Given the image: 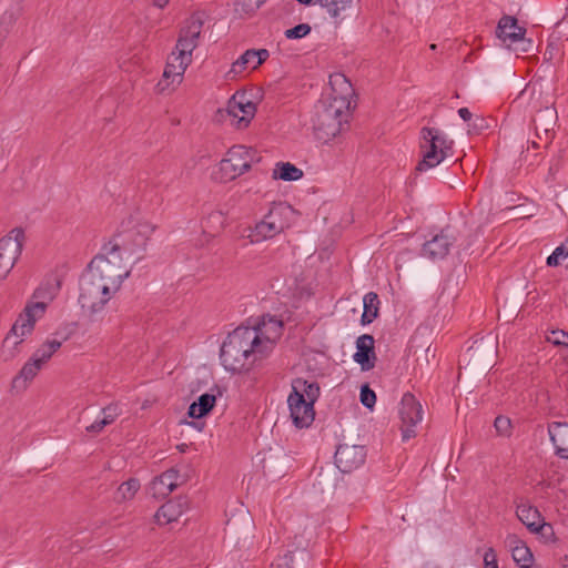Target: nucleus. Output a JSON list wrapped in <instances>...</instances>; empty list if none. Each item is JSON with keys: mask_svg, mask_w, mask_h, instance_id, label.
I'll use <instances>...</instances> for the list:
<instances>
[{"mask_svg": "<svg viewBox=\"0 0 568 568\" xmlns=\"http://www.w3.org/2000/svg\"><path fill=\"white\" fill-rule=\"evenodd\" d=\"M353 93L352 83L344 74L329 77V92L316 103L313 116V132L317 141L328 143L347 128Z\"/></svg>", "mask_w": 568, "mask_h": 568, "instance_id": "obj_1", "label": "nucleus"}, {"mask_svg": "<svg viewBox=\"0 0 568 568\" xmlns=\"http://www.w3.org/2000/svg\"><path fill=\"white\" fill-rule=\"evenodd\" d=\"M203 21L192 16L180 29L175 50L169 55L163 71V79L158 83L159 91L166 90L170 84H180L183 74L192 62V53L199 45Z\"/></svg>", "mask_w": 568, "mask_h": 568, "instance_id": "obj_2", "label": "nucleus"}, {"mask_svg": "<svg viewBox=\"0 0 568 568\" xmlns=\"http://www.w3.org/2000/svg\"><path fill=\"white\" fill-rule=\"evenodd\" d=\"M97 277L104 280L112 288L120 290L122 282L130 275V268L122 262L120 245L113 244L105 254L95 256L87 268Z\"/></svg>", "mask_w": 568, "mask_h": 568, "instance_id": "obj_3", "label": "nucleus"}, {"mask_svg": "<svg viewBox=\"0 0 568 568\" xmlns=\"http://www.w3.org/2000/svg\"><path fill=\"white\" fill-rule=\"evenodd\" d=\"M119 290L112 288L104 280L85 271L80 280L79 303L90 315L101 312L113 294Z\"/></svg>", "mask_w": 568, "mask_h": 568, "instance_id": "obj_4", "label": "nucleus"}, {"mask_svg": "<svg viewBox=\"0 0 568 568\" xmlns=\"http://www.w3.org/2000/svg\"><path fill=\"white\" fill-rule=\"evenodd\" d=\"M257 151L242 144L233 145L220 161L219 168L223 182L234 181L251 170L253 163L260 162Z\"/></svg>", "mask_w": 568, "mask_h": 568, "instance_id": "obj_5", "label": "nucleus"}, {"mask_svg": "<svg viewBox=\"0 0 568 568\" xmlns=\"http://www.w3.org/2000/svg\"><path fill=\"white\" fill-rule=\"evenodd\" d=\"M420 133L423 139L420 148L424 154L416 170L422 172L438 165L446 158L452 142L434 128H423Z\"/></svg>", "mask_w": 568, "mask_h": 568, "instance_id": "obj_6", "label": "nucleus"}, {"mask_svg": "<svg viewBox=\"0 0 568 568\" xmlns=\"http://www.w3.org/2000/svg\"><path fill=\"white\" fill-rule=\"evenodd\" d=\"M61 283L62 281L59 275H48L32 295L36 302L28 303L20 316L27 317L31 323L36 324V322L44 315L49 303L58 295Z\"/></svg>", "mask_w": 568, "mask_h": 568, "instance_id": "obj_7", "label": "nucleus"}, {"mask_svg": "<svg viewBox=\"0 0 568 568\" xmlns=\"http://www.w3.org/2000/svg\"><path fill=\"white\" fill-rule=\"evenodd\" d=\"M155 231V225L148 221H139L133 227L125 231L122 235L120 251L122 250L128 257L138 262L143 258L148 242Z\"/></svg>", "mask_w": 568, "mask_h": 568, "instance_id": "obj_8", "label": "nucleus"}, {"mask_svg": "<svg viewBox=\"0 0 568 568\" xmlns=\"http://www.w3.org/2000/svg\"><path fill=\"white\" fill-rule=\"evenodd\" d=\"M33 328L34 324L31 323L29 318L19 315L10 332L3 339L2 347L0 349V358L3 362H10L16 358L21 352V344L24 337L31 334Z\"/></svg>", "mask_w": 568, "mask_h": 568, "instance_id": "obj_9", "label": "nucleus"}, {"mask_svg": "<svg viewBox=\"0 0 568 568\" xmlns=\"http://www.w3.org/2000/svg\"><path fill=\"white\" fill-rule=\"evenodd\" d=\"M23 237V231L14 229L9 235L0 240V283L8 276L18 261L22 252Z\"/></svg>", "mask_w": 568, "mask_h": 568, "instance_id": "obj_10", "label": "nucleus"}, {"mask_svg": "<svg viewBox=\"0 0 568 568\" xmlns=\"http://www.w3.org/2000/svg\"><path fill=\"white\" fill-rule=\"evenodd\" d=\"M399 416L402 420L403 439L408 440L416 436L415 426L423 419V408L420 403L410 393H405L402 397Z\"/></svg>", "mask_w": 568, "mask_h": 568, "instance_id": "obj_11", "label": "nucleus"}, {"mask_svg": "<svg viewBox=\"0 0 568 568\" xmlns=\"http://www.w3.org/2000/svg\"><path fill=\"white\" fill-rule=\"evenodd\" d=\"M236 346L242 348L248 362L254 365L257 361L266 358L268 355L264 352L258 335L251 327L239 326L230 333Z\"/></svg>", "mask_w": 568, "mask_h": 568, "instance_id": "obj_12", "label": "nucleus"}, {"mask_svg": "<svg viewBox=\"0 0 568 568\" xmlns=\"http://www.w3.org/2000/svg\"><path fill=\"white\" fill-rule=\"evenodd\" d=\"M220 357L225 369L233 373H240L252 366L244 351L236 346L230 334L222 344Z\"/></svg>", "mask_w": 568, "mask_h": 568, "instance_id": "obj_13", "label": "nucleus"}, {"mask_svg": "<svg viewBox=\"0 0 568 568\" xmlns=\"http://www.w3.org/2000/svg\"><path fill=\"white\" fill-rule=\"evenodd\" d=\"M287 404L292 422L297 428H307L312 425L315 410L311 402H305V397L300 393H291L287 397Z\"/></svg>", "mask_w": 568, "mask_h": 568, "instance_id": "obj_14", "label": "nucleus"}, {"mask_svg": "<svg viewBox=\"0 0 568 568\" xmlns=\"http://www.w3.org/2000/svg\"><path fill=\"white\" fill-rule=\"evenodd\" d=\"M256 331L263 351L270 355L282 335L283 323L274 316L263 317L256 325L251 327Z\"/></svg>", "mask_w": 568, "mask_h": 568, "instance_id": "obj_15", "label": "nucleus"}, {"mask_svg": "<svg viewBox=\"0 0 568 568\" xmlns=\"http://www.w3.org/2000/svg\"><path fill=\"white\" fill-rule=\"evenodd\" d=\"M365 447L361 445L342 444L335 452V464L343 473H349L364 464Z\"/></svg>", "mask_w": 568, "mask_h": 568, "instance_id": "obj_16", "label": "nucleus"}, {"mask_svg": "<svg viewBox=\"0 0 568 568\" xmlns=\"http://www.w3.org/2000/svg\"><path fill=\"white\" fill-rule=\"evenodd\" d=\"M268 55L270 53L266 49L246 50L236 61L232 63L230 71L226 73L227 79H235L247 68L255 70L268 58Z\"/></svg>", "mask_w": 568, "mask_h": 568, "instance_id": "obj_17", "label": "nucleus"}, {"mask_svg": "<svg viewBox=\"0 0 568 568\" xmlns=\"http://www.w3.org/2000/svg\"><path fill=\"white\" fill-rule=\"evenodd\" d=\"M354 361L361 365L362 371H369L375 367V339L369 334H363L356 339V353Z\"/></svg>", "mask_w": 568, "mask_h": 568, "instance_id": "obj_18", "label": "nucleus"}, {"mask_svg": "<svg viewBox=\"0 0 568 568\" xmlns=\"http://www.w3.org/2000/svg\"><path fill=\"white\" fill-rule=\"evenodd\" d=\"M229 114L237 119V128H246L254 118L256 106L253 102L245 100V95H233L227 105Z\"/></svg>", "mask_w": 568, "mask_h": 568, "instance_id": "obj_19", "label": "nucleus"}, {"mask_svg": "<svg viewBox=\"0 0 568 568\" xmlns=\"http://www.w3.org/2000/svg\"><path fill=\"white\" fill-rule=\"evenodd\" d=\"M526 29L518 26L515 17L504 16L498 21L496 36L508 45L525 40Z\"/></svg>", "mask_w": 568, "mask_h": 568, "instance_id": "obj_20", "label": "nucleus"}, {"mask_svg": "<svg viewBox=\"0 0 568 568\" xmlns=\"http://www.w3.org/2000/svg\"><path fill=\"white\" fill-rule=\"evenodd\" d=\"M517 518L529 529L531 532H536L539 529L549 530V534H554L552 526L548 523L542 521L541 515L537 508L531 505L520 504L516 510Z\"/></svg>", "mask_w": 568, "mask_h": 568, "instance_id": "obj_21", "label": "nucleus"}, {"mask_svg": "<svg viewBox=\"0 0 568 568\" xmlns=\"http://www.w3.org/2000/svg\"><path fill=\"white\" fill-rule=\"evenodd\" d=\"M187 499L185 497H178L163 504L155 514V520L159 525H168L179 519V517L186 510Z\"/></svg>", "mask_w": 568, "mask_h": 568, "instance_id": "obj_22", "label": "nucleus"}, {"mask_svg": "<svg viewBox=\"0 0 568 568\" xmlns=\"http://www.w3.org/2000/svg\"><path fill=\"white\" fill-rule=\"evenodd\" d=\"M548 434L558 457L568 459V423L552 422L548 425Z\"/></svg>", "mask_w": 568, "mask_h": 568, "instance_id": "obj_23", "label": "nucleus"}, {"mask_svg": "<svg viewBox=\"0 0 568 568\" xmlns=\"http://www.w3.org/2000/svg\"><path fill=\"white\" fill-rule=\"evenodd\" d=\"M505 542L510 549L513 559L519 568H531L534 564V555L530 548L523 540H520L516 535H508Z\"/></svg>", "mask_w": 568, "mask_h": 568, "instance_id": "obj_24", "label": "nucleus"}, {"mask_svg": "<svg viewBox=\"0 0 568 568\" xmlns=\"http://www.w3.org/2000/svg\"><path fill=\"white\" fill-rule=\"evenodd\" d=\"M453 244V241L445 232L435 235L430 241H427L422 250L424 256L435 261L444 258Z\"/></svg>", "mask_w": 568, "mask_h": 568, "instance_id": "obj_25", "label": "nucleus"}, {"mask_svg": "<svg viewBox=\"0 0 568 568\" xmlns=\"http://www.w3.org/2000/svg\"><path fill=\"white\" fill-rule=\"evenodd\" d=\"M181 478L179 470L175 468L168 469L152 481L153 495L156 497H165L171 494L180 484Z\"/></svg>", "mask_w": 568, "mask_h": 568, "instance_id": "obj_26", "label": "nucleus"}, {"mask_svg": "<svg viewBox=\"0 0 568 568\" xmlns=\"http://www.w3.org/2000/svg\"><path fill=\"white\" fill-rule=\"evenodd\" d=\"M497 354V339L491 336L483 337L480 341H476L468 349L467 355L469 358L478 359L484 356L489 364L494 356Z\"/></svg>", "mask_w": 568, "mask_h": 568, "instance_id": "obj_27", "label": "nucleus"}, {"mask_svg": "<svg viewBox=\"0 0 568 568\" xmlns=\"http://www.w3.org/2000/svg\"><path fill=\"white\" fill-rule=\"evenodd\" d=\"M42 367L43 365L39 363V359L31 356L29 361L24 363L18 375L13 377L12 387L24 390Z\"/></svg>", "mask_w": 568, "mask_h": 568, "instance_id": "obj_28", "label": "nucleus"}, {"mask_svg": "<svg viewBox=\"0 0 568 568\" xmlns=\"http://www.w3.org/2000/svg\"><path fill=\"white\" fill-rule=\"evenodd\" d=\"M293 215L292 206L283 202L274 203L266 214L268 220L278 226L280 233L290 227Z\"/></svg>", "mask_w": 568, "mask_h": 568, "instance_id": "obj_29", "label": "nucleus"}, {"mask_svg": "<svg viewBox=\"0 0 568 568\" xmlns=\"http://www.w3.org/2000/svg\"><path fill=\"white\" fill-rule=\"evenodd\" d=\"M277 234H280L278 226L274 225L265 214L264 217L255 224L247 236L252 243H258L273 239Z\"/></svg>", "mask_w": 568, "mask_h": 568, "instance_id": "obj_30", "label": "nucleus"}, {"mask_svg": "<svg viewBox=\"0 0 568 568\" xmlns=\"http://www.w3.org/2000/svg\"><path fill=\"white\" fill-rule=\"evenodd\" d=\"M291 393H300V395L305 397V402H311L314 406V403L320 396V386L315 382L308 383L303 378H295L292 382Z\"/></svg>", "mask_w": 568, "mask_h": 568, "instance_id": "obj_31", "label": "nucleus"}, {"mask_svg": "<svg viewBox=\"0 0 568 568\" xmlns=\"http://www.w3.org/2000/svg\"><path fill=\"white\" fill-rule=\"evenodd\" d=\"M216 398L214 395L205 393L202 394L197 400L193 402L187 410V415L191 418H201L209 414L214 407Z\"/></svg>", "mask_w": 568, "mask_h": 568, "instance_id": "obj_32", "label": "nucleus"}, {"mask_svg": "<svg viewBox=\"0 0 568 568\" xmlns=\"http://www.w3.org/2000/svg\"><path fill=\"white\" fill-rule=\"evenodd\" d=\"M272 178L274 180L297 181L303 178V171L290 162H280L275 165Z\"/></svg>", "mask_w": 568, "mask_h": 568, "instance_id": "obj_33", "label": "nucleus"}, {"mask_svg": "<svg viewBox=\"0 0 568 568\" xmlns=\"http://www.w3.org/2000/svg\"><path fill=\"white\" fill-rule=\"evenodd\" d=\"M63 341L57 338L45 339L39 348L32 354L33 358H38L43 366L51 359L53 354L61 347Z\"/></svg>", "mask_w": 568, "mask_h": 568, "instance_id": "obj_34", "label": "nucleus"}, {"mask_svg": "<svg viewBox=\"0 0 568 568\" xmlns=\"http://www.w3.org/2000/svg\"><path fill=\"white\" fill-rule=\"evenodd\" d=\"M364 312L362 324H371L378 315L379 300L376 293L369 292L364 296Z\"/></svg>", "mask_w": 568, "mask_h": 568, "instance_id": "obj_35", "label": "nucleus"}, {"mask_svg": "<svg viewBox=\"0 0 568 568\" xmlns=\"http://www.w3.org/2000/svg\"><path fill=\"white\" fill-rule=\"evenodd\" d=\"M140 489V481L136 478H130L122 483L114 495V499L118 503L131 500L138 490Z\"/></svg>", "mask_w": 568, "mask_h": 568, "instance_id": "obj_36", "label": "nucleus"}, {"mask_svg": "<svg viewBox=\"0 0 568 568\" xmlns=\"http://www.w3.org/2000/svg\"><path fill=\"white\" fill-rule=\"evenodd\" d=\"M225 225V216L221 211H212L203 221V227L212 235L221 232Z\"/></svg>", "mask_w": 568, "mask_h": 568, "instance_id": "obj_37", "label": "nucleus"}, {"mask_svg": "<svg viewBox=\"0 0 568 568\" xmlns=\"http://www.w3.org/2000/svg\"><path fill=\"white\" fill-rule=\"evenodd\" d=\"M353 1L354 0H318L320 4L335 19L339 18L341 13L349 8Z\"/></svg>", "mask_w": 568, "mask_h": 568, "instance_id": "obj_38", "label": "nucleus"}, {"mask_svg": "<svg viewBox=\"0 0 568 568\" xmlns=\"http://www.w3.org/2000/svg\"><path fill=\"white\" fill-rule=\"evenodd\" d=\"M284 559L287 568H306L305 564L308 559V554L305 549H297L286 554Z\"/></svg>", "mask_w": 568, "mask_h": 568, "instance_id": "obj_39", "label": "nucleus"}, {"mask_svg": "<svg viewBox=\"0 0 568 568\" xmlns=\"http://www.w3.org/2000/svg\"><path fill=\"white\" fill-rule=\"evenodd\" d=\"M568 257V241L560 246L556 247L555 251L547 257L548 266H558L560 258Z\"/></svg>", "mask_w": 568, "mask_h": 568, "instance_id": "obj_40", "label": "nucleus"}, {"mask_svg": "<svg viewBox=\"0 0 568 568\" xmlns=\"http://www.w3.org/2000/svg\"><path fill=\"white\" fill-rule=\"evenodd\" d=\"M312 28L308 23H300L295 26L294 28L285 30L284 34L286 39H302L310 34Z\"/></svg>", "mask_w": 568, "mask_h": 568, "instance_id": "obj_41", "label": "nucleus"}, {"mask_svg": "<svg viewBox=\"0 0 568 568\" xmlns=\"http://www.w3.org/2000/svg\"><path fill=\"white\" fill-rule=\"evenodd\" d=\"M361 403L372 409L376 403V395L373 389L369 388L367 384L361 387Z\"/></svg>", "mask_w": 568, "mask_h": 568, "instance_id": "obj_42", "label": "nucleus"}, {"mask_svg": "<svg viewBox=\"0 0 568 568\" xmlns=\"http://www.w3.org/2000/svg\"><path fill=\"white\" fill-rule=\"evenodd\" d=\"M547 341L557 346H568V333L561 329L551 331L547 335Z\"/></svg>", "mask_w": 568, "mask_h": 568, "instance_id": "obj_43", "label": "nucleus"}, {"mask_svg": "<svg viewBox=\"0 0 568 568\" xmlns=\"http://www.w3.org/2000/svg\"><path fill=\"white\" fill-rule=\"evenodd\" d=\"M262 3L263 0H236L235 6L237 11L251 13L258 9Z\"/></svg>", "mask_w": 568, "mask_h": 568, "instance_id": "obj_44", "label": "nucleus"}, {"mask_svg": "<svg viewBox=\"0 0 568 568\" xmlns=\"http://www.w3.org/2000/svg\"><path fill=\"white\" fill-rule=\"evenodd\" d=\"M494 426L499 435L508 436L511 428V422L508 417L497 416Z\"/></svg>", "mask_w": 568, "mask_h": 568, "instance_id": "obj_45", "label": "nucleus"}, {"mask_svg": "<svg viewBox=\"0 0 568 568\" xmlns=\"http://www.w3.org/2000/svg\"><path fill=\"white\" fill-rule=\"evenodd\" d=\"M102 414L104 423L106 422L108 425H111L121 414V410L119 409L118 404H110L102 409Z\"/></svg>", "mask_w": 568, "mask_h": 568, "instance_id": "obj_46", "label": "nucleus"}, {"mask_svg": "<svg viewBox=\"0 0 568 568\" xmlns=\"http://www.w3.org/2000/svg\"><path fill=\"white\" fill-rule=\"evenodd\" d=\"M108 426L106 422L101 418L100 420H95L91 425L87 426V432L89 433H100L102 429Z\"/></svg>", "mask_w": 568, "mask_h": 568, "instance_id": "obj_47", "label": "nucleus"}, {"mask_svg": "<svg viewBox=\"0 0 568 568\" xmlns=\"http://www.w3.org/2000/svg\"><path fill=\"white\" fill-rule=\"evenodd\" d=\"M16 21V16L11 11H6L3 16L1 17V24H9L11 26Z\"/></svg>", "mask_w": 568, "mask_h": 568, "instance_id": "obj_48", "label": "nucleus"}, {"mask_svg": "<svg viewBox=\"0 0 568 568\" xmlns=\"http://www.w3.org/2000/svg\"><path fill=\"white\" fill-rule=\"evenodd\" d=\"M458 114L466 122L469 121L473 116L471 112L467 108H460L458 110Z\"/></svg>", "mask_w": 568, "mask_h": 568, "instance_id": "obj_49", "label": "nucleus"}, {"mask_svg": "<svg viewBox=\"0 0 568 568\" xmlns=\"http://www.w3.org/2000/svg\"><path fill=\"white\" fill-rule=\"evenodd\" d=\"M485 567L486 568H498L497 561L495 558L491 560L488 559V554L485 555Z\"/></svg>", "mask_w": 568, "mask_h": 568, "instance_id": "obj_50", "label": "nucleus"}, {"mask_svg": "<svg viewBox=\"0 0 568 568\" xmlns=\"http://www.w3.org/2000/svg\"><path fill=\"white\" fill-rule=\"evenodd\" d=\"M535 534H540L544 538L549 539L554 536L549 534V530L539 529Z\"/></svg>", "mask_w": 568, "mask_h": 568, "instance_id": "obj_51", "label": "nucleus"}, {"mask_svg": "<svg viewBox=\"0 0 568 568\" xmlns=\"http://www.w3.org/2000/svg\"><path fill=\"white\" fill-rule=\"evenodd\" d=\"M169 0H154V4L158 7V8H164L166 4H168Z\"/></svg>", "mask_w": 568, "mask_h": 568, "instance_id": "obj_52", "label": "nucleus"}, {"mask_svg": "<svg viewBox=\"0 0 568 568\" xmlns=\"http://www.w3.org/2000/svg\"><path fill=\"white\" fill-rule=\"evenodd\" d=\"M534 122H536V120H535ZM535 130H536V135H537V138L541 140V135H540V133H539V126H538V124H537V123H535Z\"/></svg>", "mask_w": 568, "mask_h": 568, "instance_id": "obj_53", "label": "nucleus"}, {"mask_svg": "<svg viewBox=\"0 0 568 568\" xmlns=\"http://www.w3.org/2000/svg\"><path fill=\"white\" fill-rule=\"evenodd\" d=\"M544 133H545V135H546V140H547V142H548V141H549V138H550V136H549V129H548V128H544Z\"/></svg>", "mask_w": 568, "mask_h": 568, "instance_id": "obj_54", "label": "nucleus"}, {"mask_svg": "<svg viewBox=\"0 0 568 568\" xmlns=\"http://www.w3.org/2000/svg\"><path fill=\"white\" fill-rule=\"evenodd\" d=\"M297 1L301 3H304V4H311L313 2V0H297Z\"/></svg>", "mask_w": 568, "mask_h": 568, "instance_id": "obj_55", "label": "nucleus"}, {"mask_svg": "<svg viewBox=\"0 0 568 568\" xmlns=\"http://www.w3.org/2000/svg\"><path fill=\"white\" fill-rule=\"evenodd\" d=\"M429 49H430V50H436V49H437V45H436L435 43H433V44H430V45H429Z\"/></svg>", "mask_w": 568, "mask_h": 568, "instance_id": "obj_56", "label": "nucleus"}, {"mask_svg": "<svg viewBox=\"0 0 568 568\" xmlns=\"http://www.w3.org/2000/svg\"><path fill=\"white\" fill-rule=\"evenodd\" d=\"M531 144L534 148H538V143L535 140L531 142Z\"/></svg>", "mask_w": 568, "mask_h": 568, "instance_id": "obj_57", "label": "nucleus"}]
</instances>
